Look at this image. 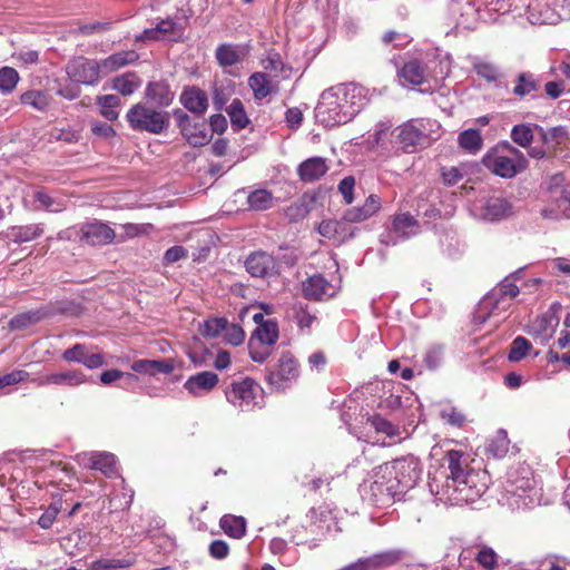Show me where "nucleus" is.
Here are the masks:
<instances>
[{
	"instance_id": "1",
	"label": "nucleus",
	"mask_w": 570,
	"mask_h": 570,
	"mask_svg": "<svg viewBox=\"0 0 570 570\" xmlns=\"http://www.w3.org/2000/svg\"><path fill=\"white\" fill-rule=\"evenodd\" d=\"M420 476L417 463L412 459H396L376 466L370 493L375 502H386L414 485Z\"/></svg>"
},
{
	"instance_id": "2",
	"label": "nucleus",
	"mask_w": 570,
	"mask_h": 570,
	"mask_svg": "<svg viewBox=\"0 0 570 570\" xmlns=\"http://www.w3.org/2000/svg\"><path fill=\"white\" fill-rule=\"evenodd\" d=\"M450 470L454 490L460 494L458 500L474 502L485 491V484H478V474L469 469L466 455L460 450H448L444 456Z\"/></svg>"
},
{
	"instance_id": "3",
	"label": "nucleus",
	"mask_w": 570,
	"mask_h": 570,
	"mask_svg": "<svg viewBox=\"0 0 570 570\" xmlns=\"http://www.w3.org/2000/svg\"><path fill=\"white\" fill-rule=\"evenodd\" d=\"M482 163L491 173L502 178H513L528 168L524 155L509 142H502L488 151Z\"/></svg>"
},
{
	"instance_id": "4",
	"label": "nucleus",
	"mask_w": 570,
	"mask_h": 570,
	"mask_svg": "<svg viewBox=\"0 0 570 570\" xmlns=\"http://www.w3.org/2000/svg\"><path fill=\"white\" fill-rule=\"evenodd\" d=\"M132 130L159 135L169 127L170 116L167 111L157 110L145 104L134 105L126 115Z\"/></svg>"
},
{
	"instance_id": "5",
	"label": "nucleus",
	"mask_w": 570,
	"mask_h": 570,
	"mask_svg": "<svg viewBox=\"0 0 570 570\" xmlns=\"http://www.w3.org/2000/svg\"><path fill=\"white\" fill-rule=\"evenodd\" d=\"M396 153L413 154L426 148L431 137L425 132L422 119L407 120L394 128Z\"/></svg>"
},
{
	"instance_id": "6",
	"label": "nucleus",
	"mask_w": 570,
	"mask_h": 570,
	"mask_svg": "<svg viewBox=\"0 0 570 570\" xmlns=\"http://www.w3.org/2000/svg\"><path fill=\"white\" fill-rule=\"evenodd\" d=\"M299 376V364L295 356L285 351L281 353L276 364L268 368L266 381L276 391L289 387Z\"/></svg>"
},
{
	"instance_id": "7",
	"label": "nucleus",
	"mask_w": 570,
	"mask_h": 570,
	"mask_svg": "<svg viewBox=\"0 0 570 570\" xmlns=\"http://www.w3.org/2000/svg\"><path fill=\"white\" fill-rule=\"evenodd\" d=\"M315 112L316 118L326 127L346 124L352 120V111L343 109L337 95L334 94V87L321 95Z\"/></svg>"
},
{
	"instance_id": "8",
	"label": "nucleus",
	"mask_w": 570,
	"mask_h": 570,
	"mask_svg": "<svg viewBox=\"0 0 570 570\" xmlns=\"http://www.w3.org/2000/svg\"><path fill=\"white\" fill-rule=\"evenodd\" d=\"M101 71H104L101 61L89 59L83 56L75 57L66 65V72L68 77L71 81L79 85H97L100 80Z\"/></svg>"
},
{
	"instance_id": "9",
	"label": "nucleus",
	"mask_w": 570,
	"mask_h": 570,
	"mask_svg": "<svg viewBox=\"0 0 570 570\" xmlns=\"http://www.w3.org/2000/svg\"><path fill=\"white\" fill-rule=\"evenodd\" d=\"M262 393L261 385L250 377L233 381L226 391L227 400L242 410H250L256 405V399Z\"/></svg>"
},
{
	"instance_id": "10",
	"label": "nucleus",
	"mask_w": 570,
	"mask_h": 570,
	"mask_svg": "<svg viewBox=\"0 0 570 570\" xmlns=\"http://www.w3.org/2000/svg\"><path fill=\"white\" fill-rule=\"evenodd\" d=\"M173 115L177 121V127L179 128L181 136L190 146L203 147L210 141L212 134L204 120L193 122L191 118L179 108L175 109Z\"/></svg>"
},
{
	"instance_id": "11",
	"label": "nucleus",
	"mask_w": 570,
	"mask_h": 570,
	"mask_svg": "<svg viewBox=\"0 0 570 570\" xmlns=\"http://www.w3.org/2000/svg\"><path fill=\"white\" fill-rule=\"evenodd\" d=\"M78 240L89 246H104L114 242L115 230L98 219L83 223L76 230Z\"/></svg>"
},
{
	"instance_id": "12",
	"label": "nucleus",
	"mask_w": 570,
	"mask_h": 570,
	"mask_svg": "<svg viewBox=\"0 0 570 570\" xmlns=\"http://www.w3.org/2000/svg\"><path fill=\"white\" fill-rule=\"evenodd\" d=\"M520 293L519 287L511 277H504L487 296L483 298L481 306L489 309V314L495 311H504L508 306L507 301L514 299Z\"/></svg>"
},
{
	"instance_id": "13",
	"label": "nucleus",
	"mask_w": 570,
	"mask_h": 570,
	"mask_svg": "<svg viewBox=\"0 0 570 570\" xmlns=\"http://www.w3.org/2000/svg\"><path fill=\"white\" fill-rule=\"evenodd\" d=\"M96 346L77 343L67 348L61 354V358L67 363H79L89 370H95L105 365V357L101 353L95 352Z\"/></svg>"
},
{
	"instance_id": "14",
	"label": "nucleus",
	"mask_w": 570,
	"mask_h": 570,
	"mask_svg": "<svg viewBox=\"0 0 570 570\" xmlns=\"http://www.w3.org/2000/svg\"><path fill=\"white\" fill-rule=\"evenodd\" d=\"M334 94L337 95L343 109L347 106L346 110L352 111V119L367 102L365 88L354 82L335 86Z\"/></svg>"
},
{
	"instance_id": "15",
	"label": "nucleus",
	"mask_w": 570,
	"mask_h": 570,
	"mask_svg": "<svg viewBox=\"0 0 570 570\" xmlns=\"http://www.w3.org/2000/svg\"><path fill=\"white\" fill-rule=\"evenodd\" d=\"M75 460L85 469L98 470L110 478L117 471L116 458L106 452H81L75 456Z\"/></svg>"
},
{
	"instance_id": "16",
	"label": "nucleus",
	"mask_w": 570,
	"mask_h": 570,
	"mask_svg": "<svg viewBox=\"0 0 570 570\" xmlns=\"http://www.w3.org/2000/svg\"><path fill=\"white\" fill-rule=\"evenodd\" d=\"M246 271L253 277L265 278L277 274V261L264 250L253 252L245 261Z\"/></svg>"
},
{
	"instance_id": "17",
	"label": "nucleus",
	"mask_w": 570,
	"mask_h": 570,
	"mask_svg": "<svg viewBox=\"0 0 570 570\" xmlns=\"http://www.w3.org/2000/svg\"><path fill=\"white\" fill-rule=\"evenodd\" d=\"M302 291L309 301L328 299L335 294L334 286L322 274L307 277L302 284Z\"/></svg>"
},
{
	"instance_id": "18",
	"label": "nucleus",
	"mask_w": 570,
	"mask_h": 570,
	"mask_svg": "<svg viewBox=\"0 0 570 570\" xmlns=\"http://www.w3.org/2000/svg\"><path fill=\"white\" fill-rule=\"evenodd\" d=\"M87 382V376L81 370H68L60 373H51L38 380V385H63L77 387Z\"/></svg>"
},
{
	"instance_id": "19",
	"label": "nucleus",
	"mask_w": 570,
	"mask_h": 570,
	"mask_svg": "<svg viewBox=\"0 0 570 570\" xmlns=\"http://www.w3.org/2000/svg\"><path fill=\"white\" fill-rule=\"evenodd\" d=\"M219 379L218 375L210 371H204L191 375L184 383V389L194 396H199L203 393H208L216 387Z\"/></svg>"
},
{
	"instance_id": "20",
	"label": "nucleus",
	"mask_w": 570,
	"mask_h": 570,
	"mask_svg": "<svg viewBox=\"0 0 570 570\" xmlns=\"http://www.w3.org/2000/svg\"><path fill=\"white\" fill-rule=\"evenodd\" d=\"M328 170L326 160L322 157H312L297 167V175L303 183H315L320 180Z\"/></svg>"
},
{
	"instance_id": "21",
	"label": "nucleus",
	"mask_w": 570,
	"mask_h": 570,
	"mask_svg": "<svg viewBox=\"0 0 570 570\" xmlns=\"http://www.w3.org/2000/svg\"><path fill=\"white\" fill-rule=\"evenodd\" d=\"M180 104L190 112L203 116L208 108V97L197 87H187L180 95Z\"/></svg>"
},
{
	"instance_id": "22",
	"label": "nucleus",
	"mask_w": 570,
	"mask_h": 570,
	"mask_svg": "<svg viewBox=\"0 0 570 570\" xmlns=\"http://www.w3.org/2000/svg\"><path fill=\"white\" fill-rule=\"evenodd\" d=\"M400 79L413 86H421L426 81V66L419 59L406 61L397 72Z\"/></svg>"
},
{
	"instance_id": "23",
	"label": "nucleus",
	"mask_w": 570,
	"mask_h": 570,
	"mask_svg": "<svg viewBox=\"0 0 570 570\" xmlns=\"http://www.w3.org/2000/svg\"><path fill=\"white\" fill-rule=\"evenodd\" d=\"M145 95L147 99L158 107L170 106L175 98V94L171 91L170 86L163 80L148 82Z\"/></svg>"
},
{
	"instance_id": "24",
	"label": "nucleus",
	"mask_w": 570,
	"mask_h": 570,
	"mask_svg": "<svg viewBox=\"0 0 570 570\" xmlns=\"http://www.w3.org/2000/svg\"><path fill=\"white\" fill-rule=\"evenodd\" d=\"M50 315L51 311L48 307H40L37 309L22 312L10 320L9 327L13 331H21L39 323Z\"/></svg>"
},
{
	"instance_id": "25",
	"label": "nucleus",
	"mask_w": 570,
	"mask_h": 570,
	"mask_svg": "<svg viewBox=\"0 0 570 570\" xmlns=\"http://www.w3.org/2000/svg\"><path fill=\"white\" fill-rule=\"evenodd\" d=\"M540 81L533 73L523 71L517 76L514 86L512 88V94L520 99H523L528 96L533 98L540 90Z\"/></svg>"
},
{
	"instance_id": "26",
	"label": "nucleus",
	"mask_w": 570,
	"mask_h": 570,
	"mask_svg": "<svg viewBox=\"0 0 570 570\" xmlns=\"http://www.w3.org/2000/svg\"><path fill=\"white\" fill-rule=\"evenodd\" d=\"M139 55L135 50H124L115 52L101 60V66L105 72H114L127 65L134 63L138 60Z\"/></svg>"
},
{
	"instance_id": "27",
	"label": "nucleus",
	"mask_w": 570,
	"mask_h": 570,
	"mask_svg": "<svg viewBox=\"0 0 570 570\" xmlns=\"http://www.w3.org/2000/svg\"><path fill=\"white\" fill-rule=\"evenodd\" d=\"M248 86L253 90L254 98L256 100H263L272 92H276L278 89L272 86L269 77L265 72H254L248 78Z\"/></svg>"
},
{
	"instance_id": "28",
	"label": "nucleus",
	"mask_w": 570,
	"mask_h": 570,
	"mask_svg": "<svg viewBox=\"0 0 570 570\" xmlns=\"http://www.w3.org/2000/svg\"><path fill=\"white\" fill-rule=\"evenodd\" d=\"M347 222L326 219L320 223L318 233L328 239L344 240L346 237H351L352 234L347 233Z\"/></svg>"
},
{
	"instance_id": "29",
	"label": "nucleus",
	"mask_w": 570,
	"mask_h": 570,
	"mask_svg": "<svg viewBox=\"0 0 570 570\" xmlns=\"http://www.w3.org/2000/svg\"><path fill=\"white\" fill-rule=\"evenodd\" d=\"M219 525L228 537L234 539H240L246 532V520L243 517L224 514Z\"/></svg>"
},
{
	"instance_id": "30",
	"label": "nucleus",
	"mask_w": 570,
	"mask_h": 570,
	"mask_svg": "<svg viewBox=\"0 0 570 570\" xmlns=\"http://www.w3.org/2000/svg\"><path fill=\"white\" fill-rule=\"evenodd\" d=\"M373 141L377 147L386 151H396L394 129L391 130V125L389 122H380L376 126L373 134Z\"/></svg>"
},
{
	"instance_id": "31",
	"label": "nucleus",
	"mask_w": 570,
	"mask_h": 570,
	"mask_svg": "<svg viewBox=\"0 0 570 570\" xmlns=\"http://www.w3.org/2000/svg\"><path fill=\"white\" fill-rule=\"evenodd\" d=\"M279 336L278 324L275 320H266L257 326L252 338L262 343L276 344Z\"/></svg>"
},
{
	"instance_id": "32",
	"label": "nucleus",
	"mask_w": 570,
	"mask_h": 570,
	"mask_svg": "<svg viewBox=\"0 0 570 570\" xmlns=\"http://www.w3.org/2000/svg\"><path fill=\"white\" fill-rule=\"evenodd\" d=\"M141 85L140 78L135 72H126L114 79L112 88L122 96L132 95Z\"/></svg>"
},
{
	"instance_id": "33",
	"label": "nucleus",
	"mask_w": 570,
	"mask_h": 570,
	"mask_svg": "<svg viewBox=\"0 0 570 570\" xmlns=\"http://www.w3.org/2000/svg\"><path fill=\"white\" fill-rule=\"evenodd\" d=\"M459 146L470 154H476L482 149L483 140L476 129H466L458 137Z\"/></svg>"
},
{
	"instance_id": "34",
	"label": "nucleus",
	"mask_w": 570,
	"mask_h": 570,
	"mask_svg": "<svg viewBox=\"0 0 570 570\" xmlns=\"http://www.w3.org/2000/svg\"><path fill=\"white\" fill-rule=\"evenodd\" d=\"M97 105L100 107V114L109 121L118 119L119 114L116 110L120 106V98L116 95L98 96L96 99Z\"/></svg>"
},
{
	"instance_id": "35",
	"label": "nucleus",
	"mask_w": 570,
	"mask_h": 570,
	"mask_svg": "<svg viewBox=\"0 0 570 570\" xmlns=\"http://www.w3.org/2000/svg\"><path fill=\"white\" fill-rule=\"evenodd\" d=\"M247 204L253 210H267L273 207L274 197L267 189H256L248 195Z\"/></svg>"
},
{
	"instance_id": "36",
	"label": "nucleus",
	"mask_w": 570,
	"mask_h": 570,
	"mask_svg": "<svg viewBox=\"0 0 570 570\" xmlns=\"http://www.w3.org/2000/svg\"><path fill=\"white\" fill-rule=\"evenodd\" d=\"M226 111L230 118L232 126L235 129H244L249 124V119L245 111L244 104L242 102L240 99H234L226 109Z\"/></svg>"
},
{
	"instance_id": "37",
	"label": "nucleus",
	"mask_w": 570,
	"mask_h": 570,
	"mask_svg": "<svg viewBox=\"0 0 570 570\" xmlns=\"http://www.w3.org/2000/svg\"><path fill=\"white\" fill-rule=\"evenodd\" d=\"M20 100L23 105H29L37 110L43 111L50 105V96L42 90H29L21 95Z\"/></svg>"
},
{
	"instance_id": "38",
	"label": "nucleus",
	"mask_w": 570,
	"mask_h": 570,
	"mask_svg": "<svg viewBox=\"0 0 570 570\" xmlns=\"http://www.w3.org/2000/svg\"><path fill=\"white\" fill-rule=\"evenodd\" d=\"M403 554L401 550H389L371 556L374 570H383L396 564L403 559Z\"/></svg>"
},
{
	"instance_id": "39",
	"label": "nucleus",
	"mask_w": 570,
	"mask_h": 570,
	"mask_svg": "<svg viewBox=\"0 0 570 570\" xmlns=\"http://www.w3.org/2000/svg\"><path fill=\"white\" fill-rule=\"evenodd\" d=\"M176 29V22L173 19L161 20L155 28L146 29L137 39L159 40Z\"/></svg>"
},
{
	"instance_id": "40",
	"label": "nucleus",
	"mask_w": 570,
	"mask_h": 570,
	"mask_svg": "<svg viewBox=\"0 0 570 570\" xmlns=\"http://www.w3.org/2000/svg\"><path fill=\"white\" fill-rule=\"evenodd\" d=\"M532 344L523 336H517L509 348L508 358L511 362H519L527 356L531 350Z\"/></svg>"
},
{
	"instance_id": "41",
	"label": "nucleus",
	"mask_w": 570,
	"mask_h": 570,
	"mask_svg": "<svg viewBox=\"0 0 570 570\" xmlns=\"http://www.w3.org/2000/svg\"><path fill=\"white\" fill-rule=\"evenodd\" d=\"M534 128L539 130L541 141L544 145H551L552 147L560 145L567 137V130L561 126L547 130L538 125H535Z\"/></svg>"
},
{
	"instance_id": "42",
	"label": "nucleus",
	"mask_w": 570,
	"mask_h": 570,
	"mask_svg": "<svg viewBox=\"0 0 570 570\" xmlns=\"http://www.w3.org/2000/svg\"><path fill=\"white\" fill-rule=\"evenodd\" d=\"M417 226V220L409 213L399 214L393 219V229L404 236L413 234Z\"/></svg>"
},
{
	"instance_id": "43",
	"label": "nucleus",
	"mask_w": 570,
	"mask_h": 570,
	"mask_svg": "<svg viewBox=\"0 0 570 570\" xmlns=\"http://www.w3.org/2000/svg\"><path fill=\"white\" fill-rule=\"evenodd\" d=\"M511 138L520 147L528 148L533 141V129L528 124L515 125L511 130Z\"/></svg>"
},
{
	"instance_id": "44",
	"label": "nucleus",
	"mask_w": 570,
	"mask_h": 570,
	"mask_svg": "<svg viewBox=\"0 0 570 570\" xmlns=\"http://www.w3.org/2000/svg\"><path fill=\"white\" fill-rule=\"evenodd\" d=\"M80 131L71 127H55L49 131L50 141H63L66 144H76L79 141Z\"/></svg>"
},
{
	"instance_id": "45",
	"label": "nucleus",
	"mask_w": 570,
	"mask_h": 570,
	"mask_svg": "<svg viewBox=\"0 0 570 570\" xmlns=\"http://www.w3.org/2000/svg\"><path fill=\"white\" fill-rule=\"evenodd\" d=\"M367 422L377 433L390 438L399 435V428L380 414L370 416Z\"/></svg>"
},
{
	"instance_id": "46",
	"label": "nucleus",
	"mask_w": 570,
	"mask_h": 570,
	"mask_svg": "<svg viewBox=\"0 0 570 570\" xmlns=\"http://www.w3.org/2000/svg\"><path fill=\"white\" fill-rule=\"evenodd\" d=\"M272 344L250 338L248 344L250 358L256 363H264L272 354Z\"/></svg>"
},
{
	"instance_id": "47",
	"label": "nucleus",
	"mask_w": 570,
	"mask_h": 570,
	"mask_svg": "<svg viewBox=\"0 0 570 570\" xmlns=\"http://www.w3.org/2000/svg\"><path fill=\"white\" fill-rule=\"evenodd\" d=\"M216 59L222 67H230L239 62L238 52L230 45H222L216 49Z\"/></svg>"
},
{
	"instance_id": "48",
	"label": "nucleus",
	"mask_w": 570,
	"mask_h": 570,
	"mask_svg": "<svg viewBox=\"0 0 570 570\" xmlns=\"http://www.w3.org/2000/svg\"><path fill=\"white\" fill-rule=\"evenodd\" d=\"M42 233L43 228L37 224L13 228L14 239L21 243L33 240L40 237Z\"/></svg>"
},
{
	"instance_id": "49",
	"label": "nucleus",
	"mask_w": 570,
	"mask_h": 570,
	"mask_svg": "<svg viewBox=\"0 0 570 570\" xmlns=\"http://www.w3.org/2000/svg\"><path fill=\"white\" fill-rule=\"evenodd\" d=\"M473 68L476 75L488 82H494L501 76L499 68L492 62L481 61L474 63Z\"/></svg>"
},
{
	"instance_id": "50",
	"label": "nucleus",
	"mask_w": 570,
	"mask_h": 570,
	"mask_svg": "<svg viewBox=\"0 0 570 570\" xmlns=\"http://www.w3.org/2000/svg\"><path fill=\"white\" fill-rule=\"evenodd\" d=\"M19 81V73L11 67L0 69V90L3 92L12 91Z\"/></svg>"
},
{
	"instance_id": "51",
	"label": "nucleus",
	"mask_w": 570,
	"mask_h": 570,
	"mask_svg": "<svg viewBox=\"0 0 570 570\" xmlns=\"http://www.w3.org/2000/svg\"><path fill=\"white\" fill-rule=\"evenodd\" d=\"M498 554L489 547H483L479 550L475 561L487 570H495L498 567Z\"/></svg>"
},
{
	"instance_id": "52",
	"label": "nucleus",
	"mask_w": 570,
	"mask_h": 570,
	"mask_svg": "<svg viewBox=\"0 0 570 570\" xmlns=\"http://www.w3.org/2000/svg\"><path fill=\"white\" fill-rule=\"evenodd\" d=\"M187 355L195 366H204L212 353L204 344L198 343L188 350Z\"/></svg>"
},
{
	"instance_id": "53",
	"label": "nucleus",
	"mask_w": 570,
	"mask_h": 570,
	"mask_svg": "<svg viewBox=\"0 0 570 570\" xmlns=\"http://www.w3.org/2000/svg\"><path fill=\"white\" fill-rule=\"evenodd\" d=\"M223 334L224 340L233 346H238L245 341V332L238 324H229L227 322Z\"/></svg>"
},
{
	"instance_id": "54",
	"label": "nucleus",
	"mask_w": 570,
	"mask_h": 570,
	"mask_svg": "<svg viewBox=\"0 0 570 570\" xmlns=\"http://www.w3.org/2000/svg\"><path fill=\"white\" fill-rule=\"evenodd\" d=\"M132 563L119 559H99L90 563L89 570H117L128 568Z\"/></svg>"
},
{
	"instance_id": "55",
	"label": "nucleus",
	"mask_w": 570,
	"mask_h": 570,
	"mask_svg": "<svg viewBox=\"0 0 570 570\" xmlns=\"http://www.w3.org/2000/svg\"><path fill=\"white\" fill-rule=\"evenodd\" d=\"M227 320L224 317L210 318L205 321L202 334L208 337H217L226 327Z\"/></svg>"
},
{
	"instance_id": "56",
	"label": "nucleus",
	"mask_w": 570,
	"mask_h": 570,
	"mask_svg": "<svg viewBox=\"0 0 570 570\" xmlns=\"http://www.w3.org/2000/svg\"><path fill=\"white\" fill-rule=\"evenodd\" d=\"M308 205L304 200L295 202L285 209V215L291 222L302 220L308 215Z\"/></svg>"
},
{
	"instance_id": "57",
	"label": "nucleus",
	"mask_w": 570,
	"mask_h": 570,
	"mask_svg": "<svg viewBox=\"0 0 570 570\" xmlns=\"http://www.w3.org/2000/svg\"><path fill=\"white\" fill-rule=\"evenodd\" d=\"M372 216L373 215L363 205L360 207H352L345 210V213L343 214V220L347 223H361L368 219Z\"/></svg>"
},
{
	"instance_id": "58",
	"label": "nucleus",
	"mask_w": 570,
	"mask_h": 570,
	"mask_svg": "<svg viewBox=\"0 0 570 570\" xmlns=\"http://www.w3.org/2000/svg\"><path fill=\"white\" fill-rule=\"evenodd\" d=\"M510 209L509 203L503 198H492L487 204L488 215L499 218Z\"/></svg>"
},
{
	"instance_id": "59",
	"label": "nucleus",
	"mask_w": 570,
	"mask_h": 570,
	"mask_svg": "<svg viewBox=\"0 0 570 570\" xmlns=\"http://www.w3.org/2000/svg\"><path fill=\"white\" fill-rule=\"evenodd\" d=\"M354 187H355V178L354 176L344 177L338 184V191L341 193L344 203L350 205L354 200Z\"/></svg>"
},
{
	"instance_id": "60",
	"label": "nucleus",
	"mask_w": 570,
	"mask_h": 570,
	"mask_svg": "<svg viewBox=\"0 0 570 570\" xmlns=\"http://www.w3.org/2000/svg\"><path fill=\"white\" fill-rule=\"evenodd\" d=\"M441 416L446 423L455 428H462L466 422L465 415L455 407L443 410Z\"/></svg>"
},
{
	"instance_id": "61",
	"label": "nucleus",
	"mask_w": 570,
	"mask_h": 570,
	"mask_svg": "<svg viewBox=\"0 0 570 570\" xmlns=\"http://www.w3.org/2000/svg\"><path fill=\"white\" fill-rule=\"evenodd\" d=\"M29 377V373L24 370H14L0 376V389L20 383Z\"/></svg>"
},
{
	"instance_id": "62",
	"label": "nucleus",
	"mask_w": 570,
	"mask_h": 570,
	"mask_svg": "<svg viewBox=\"0 0 570 570\" xmlns=\"http://www.w3.org/2000/svg\"><path fill=\"white\" fill-rule=\"evenodd\" d=\"M509 450V442L504 436L492 440L488 446V451L491 452L495 458H502Z\"/></svg>"
},
{
	"instance_id": "63",
	"label": "nucleus",
	"mask_w": 570,
	"mask_h": 570,
	"mask_svg": "<svg viewBox=\"0 0 570 570\" xmlns=\"http://www.w3.org/2000/svg\"><path fill=\"white\" fill-rule=\"evenodd\" d=\"M229 553L228 544L223 540H214L209 544V554L215 559H224Z\"/></svg>"
},
{
	"instance_id": "64",
	"label": "nucleus",
	"mask_w": 570,
	"mask_h": 570,
	"mask_svg": "<svg viewBox=\"0 0 570 570\" xmlns=\"http://www.w3.org/2000/svg\"><path fill=\"white\" fill-rule=\"evenodd\" d=\"M91 131L94 135L106 139L116 136V130L112 128V126L102 121L92 122Z\"/></svg>"
}]
</instances>
